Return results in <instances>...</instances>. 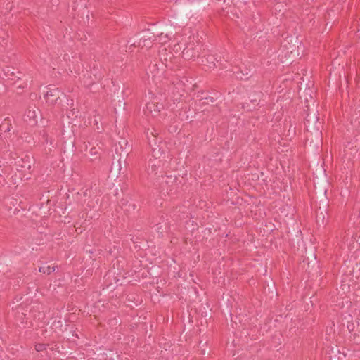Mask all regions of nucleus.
Here are the masks:
<instances>
[{
	"label": "nucleus",
	"mask_w": 360,
	"mask_h": 360,
	"mask_svg": "<svg viewBox=\"0 0 360 360\" xmlns=\"http://www.w3.org/2000/svg\"><path fill=\"white\" fill-rule=\"evenodd\" d=\"M177 180L178 178L176 175H164V174H162L159 178H156L154 184L160 190V193L169 194L176 188Z\"/></svg>",
	"instance_id": "obj_1"
},
{
	"label": "nucleus",
	"mask_w": 360,
	"mask_h": 360,
	"mask_svg": "<svg viewBox=\"0 0 360 360\" xmlns=\"http://www.w3.org/2000/svg\"><path fill=\"white\" fill-rule=\"evenodd\" d=\"M167 162L160 158L150 159L148 164L147 172L150 179L156 181L161 174L165 173V168Z\"/></svg>",
	"instance_id": "obj_2"
},
{
	"label": "nucleus",
	"mask_w": 360,
	"mask_h": 360,
	"mask_svg": "<svg viewBox=\"0 0 360 360\" xmlns=\"http://www.w3.org/2000/svg\"><path fill=\"white\" fill-rule=\"evenodd\" d=\"M13 128V120L10 117L5 118L0 124V136L3 139L11 137V129Z\"/></svg>",
	"instance_id": "obj_3"
},
{
	"label": "nucleus",
	"mask_w": 360,
	"mask_h": 360,
	"mask_svg": "<svg viewBox=\"0 0 360 360\" xmlns=\"http://www.w3.org/2000/svg\"><path fill=\"white\" fill-rule=\"evenodd\" d=\"M162 108V104L158 102H148L146 103L144 108V112L147 116L155 117L160 112V109Z\"/></svg>",
	"instance_id": "obj_4"
},
{
	"label": "nucleus",
	"mask_w": 360,
	"mask_h": 360,
	"mask_svg": "<svg viewBox=\"0 0 360 360\" xmlns=\"http://www.w3.org/2000/svg\"><path fill=\"white\" fill-rule=\"evenodd\" d=\"M62 93L58 88L50 89L45 94L44 98L46 103L54 105L57 104L60 100Z\"/></svg>",
	"instance_id": "obj_5"
},
{
	"label": "nucleus",
	"mask_w": 360,
	"mask_h": 360,
	"mask_svg": "<svg viewBox=\"0 0 360 360\" xmlns=\"http://www.w3.org/2000/svg\"><path fill=\"white\" fill-rule=\"evenodd\" d=\"M36 107L30 106L25 111L23 117L24 121L30 126H34L37 123Z\"/></svg>",
	"instance_id": "obj_6"
},
{
	"label": "nucleus",
	"mask_w": 360,
	"mask_h": 360,
	"mask_svg": "<svg viewBox=\"0 0 360 360\" xmlns=\"http://www.w3.org/2000/svg\"><path fill=\"white\" fill-rule=\"evenodd\" d=\"M216 58L214 56L209 55L201 58V63L205 65L207 70H213L217 67L215 63Z\"/></svg>",
	"instance_id": "obj_7"
},
{
	"label": "nucleus",
	"mask_w": 360,
	"mask_h": 360,
	"mask_svg": "<svg viewBox=\"0 0 360 360\" xmlns=\"http://www.w3.org/2000/svg\"><path fill=\"white\" fill-rule=\"evenodd\" d=\"M182 56L186 60H191L195 57H198L199 51L192 47L186 46L182 51Z\"/></svg>",
	"instance_id": "obj_8"
},
{
	"label": "nucleus",
	"mask_w": 360,
	"mask_h": 360,
	"mask_svg": "<svg viewBox=\"0 0 360 360\" xmlns=\"http://www.w3.org/2000/svg\"><path fill=\"white\" fill-rule=\"evenodd\" d=\"M153 41L150 37L140 39L138 46L141 47L150 48L153 45Z\"/></svg>",
	"instance_id": "obj_9"
},
{
	"label": "nucleus",
	"mask_w": 360,
	"mask_h": 360,
	"mask_svg": "<svg viewBox=\"0 0 360 360\" xmlns=\"http://www.w3.org/2000/svg\"><path fill=\"white\" fill-rule=\"evenodd\" d=\"M56 266H41L39 268V271L43 274H47L49 275L51 272L55 271Z\"/></svg>",
	"instance_id": "obj_10"
},
{
	"label": "nucleus",
	"mask_w": 360,
	"mask_h": 360,
	"mask_svg": "<svg viewBox=\"0 0 360 360\" xmlns=\"http://www.w3.org/2000/svg\"><path fill=\"white\" fill-rule=\"evenodd\" d=\"M101 148L92 147L90 150V154L94 157V158H97V155L99 154V150Z\"/></svg>",
	"instance_id": "obj_11"
},
{
	"label": "nucleus",
	"mask_w": 360,
	"mask_h": 360,
	"mask_svg": "<svg viewBox=\"0 0 360 360\" xmlns=\"http://www.w3.org/2000/svg\"><path fill=\"white\" fill-rule=\"evenodd\" d=\"M158 37H159L160 41L162 44H165L169 39L168 34L163 35V33H161L158 36Z\"/></svg>",
	"instance_id": "obj_12"
},
{
	"label": "nucleus",
	"mask_w": 360,
	"mask_h": 360,
	"mask_svg": "<svg viewBox=\"0 0 360 360\" xmlns=\"http://www.w3.org/2000/svg\"><path fill=\"white\" fill-rule=\"evenodd\" d=\"M35 349L38 352L43 351L46 349V345L44 344H37L35 346Z\"/></svg>",
	"instance_id": "obj_13"
},
{
	"label": "nucleus",
	"mask_w": 360,
	"mask_h": 360,
	"mask_svg": "<svg viewBox=\"0 0 360 360\" xmlns=\"http://www.w3.org/2000/svg\"><path fill=\"white\" fill-rule=\"evenodd\" d=\"M42 137L44 139L46 143H48V134L46 130H43L42 131Z\"/></svg>",
	"instance_id": "obj_14"
},
{
	"label": "nucleus",
	"mask_w": 360,
	"mask_h": 360,
	"mask_svg": "<svg viewBox=\"0 0 360 360\" xmlns=\"http://www.w3.org/2000/svg\"><path fill=\"white\" fill-rule=\"evenodd\" d=\"M347 328V329L349 330V332H352L354 329V325L352 323H348Z\"/></svg>",
	"instance_id": "obj_15"
},
{
	"label": "nucleus",
	"mask_w": 360,
	"mask_h": 360,
	"mask_svg": "<svg viewBox=\"0 0 360 360\" xmlns=\"http://www.w3.org/2000/svg\"><path fill=\"white\" fill-rule=\"evenodd\" d=\"M310 121H311V117H310L309 115H307L305 118V124H307V126L309 125Z\"/></svg>",
	"instance_id": "obj_16"
},
{
	"label": "nucleus",
	"mask_w": 360,
	"mask_h": 360,
	"mask_svg": "<svg viewBox=\"0 0 360 360\" xmlns=\"http://www.w3.org/2000/svg\"><path fill=\"white\" fill-rule=\"evenodd\" d=\"M314 118L315 122H317L319 120V117L317 116H315Z\"/></svg>",
	"instance_id": "obj_17"
},
{
	"label": "nucleus",
	"mask_w": 360,
	"mask_h": 360,
	"mask_svg": "<svg viewBox=\"0 0 360 360\" xmlns=\"http://www.w3.org/2000/svg\"><path fill=\"white\" fill-rule=\"evenodd\" d=\"M18 88H24V86H23V85H22V84H19V85L18 86Z\"/></svg>",
	"instance_id": "obj_18"
},
{
	"label": "nucleus",
	"mask_w": 360,
	"mask_h": 360,
	"mask_svg": "<svg viewBox=\"0 0 360 360\" xmlns=\"http://www.w3.org/2000/svg\"><path fill=\"white\" fill-rule=\"evenodd\" d=\"M3 164L2 162L0 160V168L2 167Z\"/></svg>",
	"instance_id": "obj_19"
}]
</instances>
